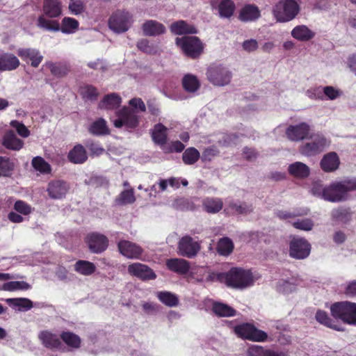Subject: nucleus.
<instances>
[{"instance_id":"obj_1","label":"nucleus","mask_w":356,"mask_h":356,"mask_svg":"<svg viewBox=\"0 0 356 356\" xmlns=\"http://www.w3.org/2000/svg\"><path fill=\"white\" fill-rule=\"evenodd\" d=\"M356 190V178H348L341 181L332 182L329 186L323 188L320 184H314L311 189L312 193L325 200L337 202L348 199V193Z\"/></svg>"},{"instance_id":"obj_2","label":"nucleus","mask_w":356,"mask_h":356,"mask_svg":"<svg viewBox=\"0 0 356 356\" xmlns=\"http://www.w3.org/2000/svg\"><path fill=\"white\" fill-rule=\"evenodd\" d=\"M129 106L115 113V118L112 121L116 128L124 127L127 130H131L138 127L140 114L145 111L146 106L140 98L131 99Z\"/></svg>"},{"instance_id":"obj_3","label":"nucleus","mask_w":356,"mask_h":356,"mask_svg":"<svg viewBox=\"0 0 356 356\" xmlns=\"http://www.w3.org/2000/svg\"><path fill=\"white\" fill-rule=\"evenodd\" d=\"M223 275L227 286L239 289L253 285L258 279L250 270L241 268H232Z\"/></svg>"},{"instance_id":"obj_4","label":"nucleus","mask_w":356,"mask_h":356,"mask_svg":"<svg viewBox=\"0 0 356 356\" xmlns=\"http://www.w3.org/2000/svg\"><path fill=\"white\" fill-rule=\"evenodd\" d=\"M300 0H280L273 7L272 13L278 22L293 20L300 12Z\"/></svg>"},{"instance_id":"obj_5","label":"nucleus","mask_w":356,"mask_h":356,"mask_svg":"<svg viewBox=\"0 0 356 356\" xmlns=\"http://www.w3.org/2000/svg\"><path fill=\"white\" fill-rule=\"evenodd\" d=\"M331 314L349 325L356 324V303L344 301L334 303L330 307Z\"/></svg>"},{"instance_id":"obj_6","label":"nucleus","mask_w":356,"mask_h":356,"mask_svg":"<svg viewBox=\"0 0 356 356\" xmlns=\"http://www.w3.org/2000/svg\"><path fill=\"white\" fill-rule=\"evenodd\" d=\"M133 22V15L129 11L118 10L110 16L108 24L114 33H122L130 29Z\"/></svg>"},{"instance_id":"obj_7","label":"nucleus","mask_w":356,"mask_h":356,"mask_svg":"<svg viewBox=\"0 0 356 356\" xmlns=\"http://www.w3.org/2000/svg\"><path fill=\"white\" fill-rule=\"evenodd\" d=\"M176 44L186 56L191 58H198L204 48V44L196 36L177 38Z\"/></svg>"},{"instance_id":"obj_8","label":"nucleus","mask_w":356,"mask_h":356,"mask_svg":"<svg viewBox=\"0 0 356 356\" xmlns=\"http://www.w3.org/2000/svg\"><path fill=\"white\" fill-rule=\"evenodd\" d=\"M207 76L214 86H224L229 83L232 75L227 67L222 65H213L208 68Z\"/></svg>"},{"instance_id":"obj_9","label":"nucleus","mask_w":356,"mask_h":356,"mask_svg":"<svg viewBox=\"0 0 356 356\" xmlns=\"http://www.w3.org/2000/svg\"><path fill=\"white\" fill-rule=\"evenodd\" d=\"M330 142L323 136L316 134L310 140L300 147V153L307 156H315L323 152Z\"/></svg>"},{"instance_id":"obj_10","label":"nucleus","mask_w":356,"mask_h":356,"mask_svg":"<svg viewBox=\"0 0 356 356\" xmlns=\"http://www.w3.org/2000/svg\"><path fill=\"white\" fill-rule=\"evenodd\" d=\"M235 333L240 337L254 341H264L267 334L250 323H243L234 327Z\"/></svg>"},{"instance_id":"obj_11","label":"nucleus","mask_w":356,"mask_h":356,"mask_svg":"<svg viewBox=\"0 0 356 356\" xmlns=\"http://www.w3.org/2000/svg\"><path fill=\"white\" fill-rule=\"evenodd\" d=\"M310 244L302 238H293L290 243L289 254L291 257L303 259L310 253Z\"/></svg>"},{"instance_id":"obj_12","label":"nucleus","mask_w":356,"mask_h":356,"mask_svg":"<svg viewBox=\"0 0 356 356\" xmlns=\"http://www.w3.org/2000/svg\"><path fill=\"white\" fill-rule=\"evenodd\" d=\"M200 249V245L193 238L188 236L182 237L178 243V253L188 258L195 256Z\"/></svg>"},{"instance_id":"obj_13","label":"nucleus","mask_w":356,"mask_h":356,"mask_svg":"<svg viewBox=\"0 0 356 356\" xmlns=\"http://www.w3.org/2000/svg\"><path fill=\"white\" fill-rule=\"evenodd\" d=\"M118 246L120 252L128 259H139L143 253V249L139 245L129 241H120Z\"/></svg>"},{"instance_id":"obj_14","label":"nucleus","mask_w":356,"mask_h":356,"mask_svg":"<svg viewBox=\"0 0 356 356\" xmlns=\"http://www.w3.org/2000/svg\"><path fill=\"white\" fill-rule=\"evenodd\" d=\"M128 273L133 276L141 280H154L156 278L155 273L147 266L140 263H134L128 266Z\"/></svg>"},{"instance_id":"obj_15","label":"nucleus","mask_w":356,"mask_h":356,"mask_svg":"<svg viewBox=\"0 0 356 356\" xmlns=\"http://www.w3.org/2000/svg\"><path fill=\"white\" fill-rule=\"evenodd\" d=\"M87 243L90 250L95 253L104 251L108 246L107 238L100 234L92 233L87 237Z\"/></svg>"},{"instance_id":"obj_16","label":"nucleus","mask_w":356,"mask_h":356,"mask_svg":"<svg viewBox=\"0 0 356 356\" xmlns=\"http://www.w3.org/2000/svg\"><path fill=\"white\" fill-rule=\"evenodd\" d=\"M309 133V126L305 122L289 126L286 130L288 138L293 141H299L306 138Z\"/></svg>"},{"instance_id":"obj_17","label":"nucleus","mask_w":356,"mask_h":356,"mask_svg":"<svg viewBox=\"0 0 356 356\" xmlns=\"http://www.w3.org/2000/svg\"><path fill=\"white\" fill-rule=\"evenodd\" d=\"M42 11L49 18H56L63 13V6L60 0H44Z\"/></svg>"},{"instance_id":"obj_18","label":"nucleus","mask_w":356,"mask_h":356,"mask_svg":"<svg viewBox=\"0 0 356 356\" xmlns=\"http://www.w3.org/2000/svg\"><path fill=\"white\" fill-rule=\"evenodd\" d=\"M17 55L24 60L31 62L33 67H38L42 60V56L40 51L35 49L21 48L17 51Z\"/></svg>"},{"instance_id":"obj_19","label":"nucleus","mask_w":356,"mask_h":356,"mask_svg":"<svg viewBox=\"0 0 356 356\" xmlns=\"http://www.w3.org/2000/svg\"><path fill=\"white\" fill-rule=\"evenodd\" d=\"M20 65L18 58L13 54L0 52V71H13Z\"/></svg>"},{"instance_id":"obj_20","label":"nucleus","mask_w":356,"mask_h":356,"mask_svg":"<svg viewBox=\"0 0 356 356\" xmlns=\"http://www.w3.org/2000/svg\"><path fill=\"white\" fill-rule=\"evenodd\" d=\"M213 9L218 10L222 17H229L234 10V4L232 0H211Z\"/></svg>"},{"instance_id":"obj_21","label":"nucleus","mask_w":356,"mask_h":356,"mask_svg":"<svg viewBox=\"0 0 356 356\" xmlns=\"http://www.w3.org/2000/svg\"><path fill=\"white\" fill-rule=\"evenodd\" d=\"M38 338L46 348L51 350L60 349L61 343L57 335L47 330H43L38 334Z\"/></svg>"},{"instance_id":"obj_22","label":"nucleus","mask_w":356,"mask_h":356,"mask_svg":"<svg viewBox=\"0 0 356 356\" xmlns=\"http://www.w3.org/2000/svg\"><path fill=\"white\" fill-rule=\"evenodd\" d=\"M67 189V186L65 182L57 180L49 184L47 192L51 198L60 199L66 195Z\"/></svg>"},{"instance_id":"obj_23","label":"nucleus","mask_w":356,"mask_h":356,"mask_svg":"<svg viewBox=\"0 0 356 356\" xmlns=\"http://www.w3.org/2000/svg\"><path fill=\"white\" fill-rule=\"evenodd\" d=\"M339 159L335 152L324 155L321 161V167L323 171L330 172L335 171L339 166Z\"/></svg>"},{"instance_id":"obj_24","label":"nucleus","mask_w":356,"mask_h":356,"mask_svg":"<svg viewBox=\"0 0 356 356\" xmlns=\"http://www.w3.org/2000/svg\"><path fill=\"white\" fill-rule=\"evenodd\" d=\"M168 268L177 274L184 275L189 270V263L183 259H170L166 261Z\"/></svg>"},{"instance_id":"obj_25","label":"nucleus","mask_w":356,"mask_h":356,"mask_svg":"<svg viewBox=\"0 0 356 356\" xmlns=\"http://www.w3.org/2000/svg\"><path fill=\"white\" fill-rule=\"evenodd\" d=\"M3 145L11 150L17 151L22 148L24 143L18 138L13 131H7L2 138Z\"/></svg>"},{"instance_id":"obj_26","label":"nucleus","mask_w":356,"mask_h":356,"mask_svg":"<svg viewBox=\"0 0 356 356\" xmlns=\"http://www.w3.org/2000/svg\"><path fill=\"white\" fill-rule=\"evenodd\" d=\"M142 29L144 35L148 36H156L165 31V28L161 23L152 19L146 21L143 24Z\"/></svg>"},{"instance_id":"obj_27","label":"nucleus","mask_w":356,"mask_h":356,"mask_svg":"<svg viewBox=\"0 0 356 356\" xmlns=\"http://www.w3.org/2000/svg\"><path fill=\"white\" fill-rule=\"evenodd\" d=\"M289 172L291 175L298 179L307 177L310 174L309 168L302 162H295L289 166Z\"/></svg>"},{"instance_id":"obj_28","label":"nucleus","mask_w":356,"mask_h":356,"mask_svg":"<svg viewBox=\"0 0 356 356\" xmlns=\"http://www.w3.org/2000/svg\"><path fill=\"white\" fill-rule=\"evenodd\" d=\"M170 31L175 35L197 33L196 28L185 21L180 20L171 24Z\"/></svg>"},{"instance_id":"obj_29","label":"nucleus","mask_w":356,"mask_h":356,"mask_svg":"<svg viewBox=\"0 0 356 356\" xmlns=\"http://www.w3.org/2000/svg\"><path fill=\"white\" fill-rule=\"evenodd\" d=\"M6 302L14 309L19 312H26L33 307L32 301L25 298H7Z\"/></svg>"},{"instance_id":"obj_30","label":"nucleus","mask_w":356,"mask_h":356,"mask_svg":"<svg viewBox=\"0 0 356 356\" xmlns=\"http://www.w3.org/2000/svg\"><path fill=\"white\" fill-rule=\"evenodd\" d=\"M260 10L259 8L254 5L245 6L240 12L239 17L244 22L253 21L260 17Z\"/></svg>"},{"instance_id":"obj_31","label":"nucleus","mask_w":356,"mask_h":356,"mask_svg":"<svg viewBox=\"0 0 356 356\" xmlns=\"http://www.w3.org/2000/svg\"><path fill=\"white\" fill-rule=\"evenodd\" d=\"M291 35L300 41H308L314 37V33L305 25L296 26L291 31Z\"/></svg>"},{"instance_id":"obj_32","label":"nucleus","mask_w":356,"mask_h":356,"mask_svg":"<svg viewBox=\"0 0 356 356\" xmlns=\"http://www.w3.org/2000/svg\"><path fill=\"white\" fill-rule=\"evenodd\" d=\"M121 102L122 99L118 95L111 93L104 97L99 102V107L102 109L112 110L118 107Z\"/></svg>"},{"instance_id":"obj_33","label":"nucleus","mask_w":356,"mask_h":356,"mask_svg":"<svg viewBox=\"0 0 356 356\" xmlns=\"http://www.w3.org/2000/svg\"><path fill=\"white\" fill-rule=\"evenodd\" d=\"M68 159L72 163H83L87 160L88 156L84 147L81 145H77L70 151Z\"/></svg>"},{"instance_id":"obj_34","label":"nucleus","mask_w":356,"mask_h":356,"mask_svg":"<svg viewBox=\"0 0 356 356\" xmlns=\"http://www.w3.org/2000/svg\"><path fill=\"white\" fill-rule=\"evenodd\" d=\"M79 27V22L71 17H65L62 19L60 24V30L65 34H73L76 33Z\"/></svg>"},{"instance_id":"obj_35","label":"nucleus","mask_w":356,"mask_h":356,"mask_svg":"<svg viewBox=\"0 0 356 356\" xmlns=\"http://www.w3.org/2000/svg\"><path fill=\"white\" fill-rule=\"evenodd\" d=\"M31 289V285L24 281H11L0 284V291H26Z\"/></svg>"},{"instance_id":"obj_36","label":"nucleus","mask_w":356,"mask_h":356,"mask_svg":"<svg viewBox=\"0 0 356 356\" xmlns=\"http://www.w3.org/2000/svg\"><path fill=\"white\" fill-rule=\"evenodd\" d=\"M203 207L204 210L211 213H215L220 211L223 206L221 199L217 197H207L203 200Z\"/></svg>"},{"instance_id":"obj_37","label":"nucleus","mask_w":356,"mask_h":356,"mask_svg":"<svg viewBox=\"0 0 356 356\" xmlns=\"http://www.w3.org/2000/svg\"><path fill=\"white\" fill-rule=\"evenodd\" d=\"M74 270L82 275L88 276L95 271L96 266L93 263L88 261L79 260L74 264Z\"/></svg>"},{"instance_id":"obj_38","label":"nucleus","mask_w":356,"mask_h":356,"mask_svg":"<svg viewBox=\"0 0 356 356\" xmlns=\"http://www.w3.org/2000/svg\"><path fill=\"white\" fill-rule=\"evenodd\" d=\"M315 317L316 321L319 323L327 327L332 328L337 331H343V328L341 326H339V325L334 323L333 321L328 316L327 314L324 311H317Z\"/></svg>"},{"instance_id":"obj_39","label":"nucleus","mask_w":356,"mask_h":356,"mask_svg":"<svg viewBox=\"0 0 356 356\" xmlns=\"http://www.w3.org/2000/svg\"><path fill=\"white\" fill-rule=\"evenodd\" d=\"M167 128L163 124H156L152 131L153 140L158 144H164L167 138Z\"/></svg>"},{"instance_id":"obj_40","label":"nucleus","mask_w":356,"mask_h":356,"mask_svg":"<svg viewBox=\"0 0 356 356\" xmlns=\"http://www.w3.org/2000/svg\"><path fill=\"white\" fill-rule=\"evenodd\" d=\"M158 299L166 306L172 307L178 305V297L169 291H159L156 293Z\"/></svg>"},{"instance_id":"obj_41","label":"nucleus","mask_w":356,"mask_h":356,"mask_svg":"<svg viewBox=\"0 0 356 356\" xmlns=\"http://www.w3.org/2000/svg\"><path fill=\"white\" fill-rule=\"evenodd\" d=\"M38 26L47 31H58L60 30V24L57 20L48 19L44 15L38 17Z\"/></svg>"},{"instance_id":"obj_42","label":"nucleus","mask_w":356,"mask_h":356,"mask_svg":"<svg viewBox=\"0 0 356 356\" xmlns=\"http://www.w3.org/2000/svg\"><path fill=\"white\" fill-rule=\"evenodd\" d=\"M213 311L217 316L222 317L233 316L236 314L235 310L232 307L220 302L213 304Z\"/></svg>"},{"instance_id":"obj_43","label":"nucleus","mask_w":356,"mask_h":356,"mask_svg":"<svg viewBox=\"0 0 356 356\" xmlns=\"http://www.w3.org/2000/svg\"><path fill=\"white\" fill-rule=\"evenodd\" d=\"M184 89L190 92H195L200 87V83L197 77L193 74H186L182 79Z\"/></svg>"},{"instance_id":"obj_44","label":"nucleus","mask_w":356,"mask_h":356,"mask_svg":"<svg viewBox=\"0 0 356 356\" xmlns=\"http://www.w3.org/2000/svg\"><path fill=\"white\" fill-rule=\"evenodd\" d=\"M136 201L134 189L129 188L122 191L116 198V202L118 204L125 205L133 204Z\"/></svg>"},{"instance_id":"obj_45","label":"nucleus","mask_w":356,"mask_h":356,"mask_svg":"<svg viewBox=\"0 0 356 356\" xmlns=\"http://www.w3.org/2000/svg\"><path fill=\"white\" fill-rule=\"evenodd\" d=\"M248 356H279L278 353L259 346H252L248 349Z\"/></svg>"},{"instance_id":"obj_46","label":"nucleus","mask_w":356,"mask_h":356,"mask_svg":"<svg viewBox=\"0 0 356 356\" xmlns=\"http://www.w3.org/2000/svg\"><path fill=\"white\" fill-rule=\"evenodd\" d=\"M68 10L70 14L80 15L86 11V4L83 0H70Z\"/></svg>"},{"instance_id":"obj_47","label":"nucleus","mask_w":356,"mask_h":356,"mask_svg":"<svg viewBox=\"0 0 356 356\" xmlns=\"http://www.w3.org/2000/svg\"><path fill=\"white\" fill-rule=\"evenodd\" d=\"M234 244L228 238H223L220 239L218 243V252L221 255H229L232 252Z\"/></svg>"},{"instance_id":"obj_48","label":"nucleus","mask_w":356,"mask_h":356,"mask_svg":"<svg viewBox=\"0 0 356 356\" xmlns=\"http://www.w3.org/2000/svg\"><path fill=\"white\" fill-rule=\"evenodd\" d=\"M90 133L95 135H104L108 133V129L106 126V121L103 119H99L94 122L90 127Z\"/></svg>"},{"instance_id":"obj_49","label":"nucleus","mask_w":356,"mask_h":356,"mask_svg":"<svg viewBox=\"0 0 356 356\" xmlns=\"http://www.w3.org/2000/svg\"><path fill=\"white\" fill-rule=\"evenodd\" d=\"M47 66L50 70L51 74L58 76H65L70 71V68L67 65L64 63L56 64L49 63L47 64Z\"/></svg>"},{"instance_id":"obj_50","label":"nucleus","mask_w":356,"mask_h":356,"mask_svg":"<svg viewBox=\"0 0 356 356\" xmlns=\"http://www.w3.org/2000/svg\"><path fill=\"white\" fill-rule=\"evenodd\" d=\"M32 165L35 170L40 173H49L51 171L49 164L40 156H36L33 159Z\"/></svg>"},{"instance_id":"obj_51","label":"nucleus","mask_w":356,"mask_h":356,"mask_svg":"<svg viewBox=\"0 0 356 356\" xmlns=\"http://www.w3.org/2000/svg\"><path fill=\"white\" fill-rule=\"evenodd\" d=\"M61 338L63 340V341L68 346L74 348H77L79 347L81 343V339L80 338L70 332H63L61 334Z\"/></svg>"},{"instance_id":"obj_52","label":"nucleus","mask_w":356,"mask_h":356,"mask_svg":"<svg viewBox=\"0 0 356 356\" xmlns=\"http://www.w3.org/2000/svg\"><path fill=\"white\" fill-rule=\"evenodd\" d=\"M199 152L193 147L187 149L182 155L184 162L188 165L195 163L199 159Z\"/></svg>"},{"instance_id":"obj_53","label":"nucleus","mask_w":356,"mask_h":356,"mask_svg":"<svg viewBox=\"0 0 356 356\" xmlns=\"http://www.w3.org/2000/svg\"><path fill=\"white\" fill-rule=\"evenodd\" d=\"M193 277L197 281L202 282L204 280H209L213 279V275L207 271L204 267H197L192 270Z\"/></svg>"},{"instance_id":"obj_54","label":"nucleus","mask_w":356,"mask_h":356,"mask_svg":"<svg viewBox=\"0 0 356 356\" xmlns=\"http://www.w3.org/2000/svg\"><path fill=\"white\" fill-rule=\"evenodd\" d=\"M13 168L14 164L9 159L0 156V176H9Z\"/></svg>"},{"instance_id":"obj_55","label":"nucleus","mask_w":356,"mask_h":356,"mask_svg":"<svg viewBox=\"0 0 356 356\" xmlns=\"http://www.w3.org/2000/svg\"><path fill=\"white\" fill-rule=\"evenodd\" d=\"M225 211L233 213L244 214L250 212L252 208L246 204H238L236 203H232L228 208L225 209Z\"/></svg>"},{"instance_id":"obj_56","label":"nucleus","mask_w":356,"mask_h":356,"mask_svg":"<svg viewBox=\"0 0 356 356\" xmlns=\"http://www.w3.org/2000/svg\"><path fill=\"white\" fill-rule=\"evenodd\" d=\"M293 226L302 231H311L314 227V222L309 218L298 219L292 222Z\"/></svg>"},{"instance_id":"obj_57","label":"nucleus","mask_w":356,"mask_h":356,"mask_svg":"<svg viewBox=\"0 0 356 356\" xmlns=\"http://www.w3.org/2000/svg\"><path fill=\"white\" fill-rule=\"evenodd\" d=\"M80 94L83 99L86 100H92L97 97L98 92L95 87L86 85L81 87Z\"/></svg>"},{"instance_id":"obj_58","label":"nucleus","mask_w":356,"mask_h":356,"mask_svg":"<svg viewBox=\"0 0 356 356\" xmlns=\"http://www.w3.org/2000/svg\"><path fill=\"white\" fill-rule=\"evenodd\" d=\"M137 47L140 50L149 54H156L158 51L157 47L154 44H150V42L146 39L139 40L137 42Z\"/></svg>"},{"instance_id":"obj_59","label":"nucleus","mask_w":356,"mask_h":356,"mask_svg":"<svg viewBox=\"0 0 356 356\" xmlns=\"http://www.w3.org/2000/svg\"><path fill=\"white\" fill-rule=\"evenodd\" d=\"M323 98L325 97L326 99L330 100H334L341 95V91L333 86L323 87Z\"/></svg>"},{"instance_id":"obj_60","label":"nucleus","mask_w":356,"mask_h":356,"mask_svg":"<svg viewBox=\"0 0 356 356\" xmlns=\"http://www.w3.org/2000/svg\"><path fill=\"white\" fill-rule=\"evenodd\" d=\"M307 213H308L307 209H304L302 211H298L296 213H291V212H289V211H280L277 213V216L279 218H280L282 220H288L289 222H290L291 219H292L293 217L298 216L306 215V214H307Z\"/></svg>"},{"instance_id":"obj_61","label":"nucleus","mask_w":356,"mask_h":356,"mask_svg":"<svg viewBox=\"0 0 356 356\" xmlns=\"http://www.w3.org/2000/svg\"><path fill=\"white\" fill-rule=\"evenodd\" d=\"M294 279L292 278L290 280H282L279 282L277 289L282 293H289L295 290Z\"/></svg>"},{"instance_id":"obj_62","label":"nucleus","mask_w":356,"mask_h":356,"mask_svg":"<svg viewBox=\"0 0 356 356\" xmlns=\"http://www.w3.org/2000/svg\"><path fill=\"white\" fill-rule=\"evenodd\" d=\"M10 124L13 127L15 128L18 134L22 137L27 138L29 136L30 132L24 124L17 120H13L11 121Z\"/></svg>"},{"instance_id":"obj_63","label":"nucleus","mask_w":356,"mask_h":356,"mask_svg":"<svg viewBox=\"0 0 356 356\" xmlns=\"http://www.w3.org/2000/svg\"><path fill=\"white\" fill-rule=\"evenodd\" d=\"M323 87H314L306 91V95L313 99H323Z\"/></svg>"},{"instance_id":"obj_64","label":"nucleus","mask_w":356,"mask_h":356,"mask_svg":"<svg viewBox=\"0 0 356 356\" xmlns=\"http://www.w3.org/2000/svg\"><path fill=\"white\" fill-rule=\"evenodd\" d=\"M14 208L17 212L23 215H28L31 212V207L22 200L17 201L15 203Z\"/></svg>"}]
</instances>
